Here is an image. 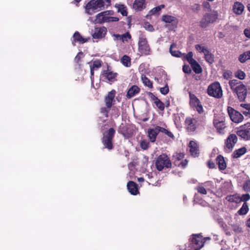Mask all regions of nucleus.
Wrapping results in <instances>:
<instances>
[{
  "instance_id": "obj_49",
  "label": "nucleus",
  "mask_w": 250,
  "mask_h": 250,
  "mask_svg": "<svg viewBox=\"0 0 250 250\" xmlns=\"http://www.w3.org/2000/svg\"><path fill=\"white\" fill-rule=\"evenodd\" d=\"M173 47V44H171L169 47V52L171 55L176 57H180L181 53L179 50H172V48Z\"/></svg>"
},
{
  "instance_id": "obj_54",
  "label": "nucleus",
  "mask_w": 250,
  "mask_h": 250,
  "mask_svg": "<svg viewBox=\"0 0 250 250\" xmlns=\"http://www.w3.org/2000/svg\"><path fill=\"white\" fill-rule=\"evenodd\" d=\"M241 202L243 201L246 203V201L250 199V195L248 193L243 194L241 197L240 196Z\"/></svg>"
},
{
  "instance_id": "obj_13",
  "label": "nucleus",
  "mask_w": 250,
  "mask_h": 250,
  "mask_svg": "<svg viewBox=\"0 0 250 250\" xmlns=\"http://www.w3.org/2000/svg\"><path fill=\"white\" fill-rule=\"evenodd\" d=\"M118 132L125 138H129L133 134V130L128 124H121L119 126Z\"/></svg>"
},
{
  "instance_id": "obj_18",
  "label": "nucleus",
  "mask_w": 250,
  "mask_h": 250,
  "mask_svg": "<svg viewBox=\"0 0 250 250\" xmlns=\"http://www.w3.org/2000/svg\"><path fill=\"white\" fill-rule=\"evenodd\" d=\"M188 146L191 155L194 157H198L200 154L198 144L195 141H190Z\"/></svg>"
},
{
  "instance_id": "obj_11",
  "label": "nucleus",
  "mask_w": 250,
  "mask_h": 250,
  "mask_svg": "<svg viewBox=\"0 0 250 250\" xmlns=\"http://www.w3.org/2000/svg\"><path fill=\"white\" fill-rule=\"evenodd\" d=\"M138 50L142 55H149L151 54V49L146 38L143 37L139 38Z\"/></svg>"
},
{
  "instance_id": "obj_60",
  "label": "nucleus",
  "mask_w": 250,
  "mask_h": 250,
  "mask_svg": "<svg viewBox=\"0 0 250 250\" xmlns=\"http://www.w3.org/2000/svg\"><path fill=\"white\" fill-rule=\"evenodd\" d=\"M207 166L209 168L213 169L215 168V163L211 160H209L207 162Z\"/></svg>"
},
{
  "instance_id": "obj_28",
  "label": "nucleus",
  "mask_w": 250,
  "mask_h": 250,
  "mask_svg": "<svg viewBox=\"0 0 250 250\" xmlns=\"http://www.w3.org/2000/svg\"><path fill=\"white\" fill-rule=\"evenodd\" d=\"M216 162L220 170H225L227 167V164L223 156L219 155L216 158Z\"/></svg>"
},
{
  "instance_id": "obj_12",
  "label": "nucleus",
  "mask_w": 250,
  "mask_h": 250,
  "mask_svg": "<svg viewBox=\"0 0 250 250\" xmlns=\"http://www.w3.org/2000/svg\"><path fill=\"white\" fill-rule=\"evenodd\" d=\"M228 112L231 120L235 123H239L244 120L243 114H242L239 111L236 110L233 108L228 106Z\"/></svg>"
},
{
  "instance_id": "obj_34",
  "label": "nucleus",
  "mask_w": 250,
  "mask_h": 250,
  "mask_svg": "<svg viewBox=\"0 0 250 250\" xmlns=\"http://www.w3.org/2000/svg\"><path fill=\"white\" fill-rule=\"evenodd\" d=\"M226 199L229 202H234L238 203L241 202L240 196L237 194H234L232 195L228 196Z\"/></svg>"
},
{
  "instance_id": "obj_61",
  "label": "nucleus",
  "mask_w": 250,
  "mask_h": 250,
  "mask_svg": "<svg viewBox=\"0 0 250 250\" xmlns=\"http://www.w3.org/2000/svg\"><path fill=\"white\" fill-rule=\"evenodd\" d=\"M83 53L82 52H80L78 53L77 56L75 58V61L77 63H79L81 59L82 56H83Z\"/></svg>"
},
{
  "instance_id": "obj_8",
  "label": "nucleus",
  "mask_w": 250,
  "mask_h": 250,
  "mask_svg": "<svg viewBox=\"0 0 250 250\" xmlns=\"http://www.w3.org/2000/svg\"><path fill=\"white\" fill-rule=\"evenodd\" d=\"M208 94L215 98H220L223 95V91L220 84L215 82L210 84L207 89Z\"/></svg>"
},
{
  "instance_id": "obj_10",
  "label": "nucleus",
  "mask_w": 250,
  "mask_h": 250,
  "mask_svg": "<svg viewBox=\"0 0 250 250\" xmlns=\"http://www.w3.org/2000/svg\"><path fill=\"white\" fill-rule=\"evenodd\" d=\"M189 97V105L194 110L197 111L199 114H202L204 110L200 100L195 94L191 92H188Z\"/></svg>"
},
{
  "instance_id": "obj_25",
  "label": "nucleus",
  "mask_w": 250,
  "mask_h": 250,
  "mask_svg": "<svg viewBox=\"0 0 250 250\" xmlns=\"http://www.w3.org/2000/svg\"><path fill=\"white\" fill-rule=\"evenodd\" d=\"M140 91V88L136 85H132L127 91L126 97L131 99Z\"/></svg>"
},
{
  "instance_id": "obj_52",
  "label": "nucleus",
  "mask_w": 250,
  "mask_h": 250,
  "mask_svg": "<svg viewBox=\"0 0 250 250\" xmlns=\"http://www.w3.org/2000/svg\"><path fill=\"white\" fill-rule=\"evenodd\" d=\"M195 49L200 53H203L204 54L206 50H208V48L205 46H202L200 44H196L195 46Z\"/></svg>"
},
{
  "instance_id": "obj_23",
  "label": "nucleus",
  "mask_w": 250,
  "mask_h": 250,
  "mask_svg": "<svg viewBox=\"0 0 250 250\" xmlns=\"http://www.w3.org/2000/svg\"><path fill=\"white\" fill-rule=\"evenodd\" d=\"M127 187L129 192L132 195H137L139 192L138 185L133 181H129L127 183Z\"/></svg>"
},
{
  "instance_id": "obj_53",
  "label": "nucleus",
  "mask_w": 250,
  "mask_h": 250,
  "mask_svg": "<svg viewBox=\"0 0 250 250\" xmlns=\"http://www.w3.org/2000/svg\"><path fill=\"white\" fill-rule=\"evenodd\" d=\"M197 191L202 194H206L207 193V190L203 186H198L196 188Z\"/></svg>"
},
{
  "instance_id": "obj_37",
  "label": "nucleus",
  "mask_w": 250,
  "mask_h": 250,
  "mask_svg": "<svg viewBox=\"0 0 250 250\" xmlns=\"http://www.w3.org/2000/svg\"><path fill=\"white\" fill-rule=\"evenodd\" d=\"M112 106L105 105V106L102 107L100 109V112L103 114L105 117H108V113L111 110Z\"/></svg>"
},
{
  "instance_id": "obj_20",
  "label": "nucleus",
  "mask_w": 250,
  "mask_h": 250,
  "mask_svg": "<svg viewBox=\"0 0 250 250\" xmlns=\"http://www.w3.org/2000/svg\"><path fill=\"white\" fill-rule=\"evenodd\" d=\"M245 6L244 4L239 1H235L232 6L233 12L237 16L242 15L244 11Z\"/></svg>"
},
{
  "instance_id": "obj_47",
  "label": "nucleus",
  "mask_w": 250,
  "mask_h": 250,
  "mask_svg": "<svg viewBox=\"0 0 250 250\" xmlns=\"http://www.w3.org/2000/svg\"><path fill=\"white\" fill-rule=\"evenodd\" d=\"M185 157V154L183 153H176L174 155L173 157L175 158V160L174 162H179L183 159Z\"/></svg>"
},
{
  "instance_id": "obj_35",
  "label": "nucleus",
  "mask_w": 250,
  "mask_h": 250,
  "mask_svg": "<svg viewBox=\"0 0 250 250\" xmlns=\"http://www.w3.org/2000/svg\"><path fill=\"white\" fill-rule=\"evenodd\" d=\"M249 210L248 204L244 203L242 207L237 211L238 214L240 215H245L247 213Z\"/></svg>"
},
{
  "instance_id": "obj_15",
  "label": "nucleus",
  "mask_w": 250,
  "mask_h": 250,
  "mask_svg": "<svg viewBox=\"0 0 250 250\" xmlns=\"http://www.w3.org/2000/svg\"><path fill=\"white\" fill-rule=\"evenodd\" d=\"M237 134H230L225 142V146L229 150H232L238 141Z\"/></svg>"
},
{
  "instance_id": "obj_24",
  "label": "nucleus",
  "mask_w": 250,
  "mask_h": 250,
  "mask_svg": "<svg viewBox=\"0 0 250 250\" xmlns=\"http://www.w3.org/2000/svg\"><path fill=\"white\" fill-rule=\"evenodd\" d=\"M158 134L159 132L156 126L154 128L148 129L147 136L152 143H154L156 141Z\"/></svg>"
},
{
  "instance_id": "obj_30",
  "label": "nucleus",
  "mask_w": 250,
  "mask_h": 250,
  "mask_svg": "<svg viewBox=\"0 0 250 250\" xmlns=\"http://www.w3.org/2000/svg\"><path fill=\"white\" fill-rule=\"evenodd\" d=\"M204 58L205 60L209 64H212L214 61V55L211 53L209 50L208 49L204 53Z\"/></svg>"
},
{
  "instance_id": "obj_57",
  "label": "nucleus",
  "mask_w": 250,
  "mask_h": 250,
  "mask_svg": "<svg viewBox=\"0 0 250 250\" xmlns=\"http://www.w3.org/2000/svg\"><path fill=\"white\" fill-rule=\"evenodd\" d=\"M160 92L163 95L167 94L169 92V88L167 84L165 87H161L160 89Z\"/></svg>"
},
{
  "instance_id": "obj_33",
  "label": "nucleus",
  "mask_w": 250,
  "mask_h": 250,
  "mask_svg": "<svg viewBox=\"0 0 250 250\" xmlns=\"http://www.w3.org/2000/svg\"><path fill=\"white\" fill-rule=\"evenodd\" d=\"M121 62L125 67H130L131 65V59L127 55H124L121 59Z\"/></svg>"
},
{
  "instance_id": "obj_22",
  "label": "nucleus",
  "mask_w": 250,
  "mask_h": 250,
  "mask_svg": "<svg viewBox=\"0 0 250 250\" xmlns=\"http://www.w3.org/2000/svg\"><path fill=\"white\" fill-rule=\"evenodd\" d=\"M146 7V0H135L132 8L135 11H141Z\"/></svg>"
},
{
  "instance_id": "obj_7",
  "label": "nucleus",
  "mask_w": 250,
  "mask_h": 250,
  "mask_svg": "<svg viewBox=\"0 0 250 250\" xmlns=\"http://www.w3.org/2000/svg\"><path fill=\"white\" fill-rule=\"evenodd\" d=\"M155 166L158 170L161 171L165 168H171L172 164L167 155L163 153L157 157Z\"/></svg>"
},
{
  "instance_id": "obj_64",
  "label": "nucleus",
  "mask_w": 250,
  "mask_h": 250,
  "mask_svg": "<svg viewBox=\"0 0 250 250\" xmlns=\"http://www.w3.org/2000/svg\"><path fill=\"white\" fill-rule=\"evenodd\" d=\"M148 95L149 97V98L154 101V103L157 101L159 98L155 96L152 93L149 92L148 93Z\"/></svg>"
},
{
  "instance_id": "obj_5",
  "label": "nucleus",
  "mask_w": 250,
  "mask_h": 250,
  "mask_svg": "<svg viewBox=\"0 0 250 250\" xmlns=\"http://www.w3.org/2000/svg\"><path fill=\"white\" fill-rule=\"evenodd\" d=\"M115 133L116 130L113 127L109 128L103 133L101 141L104 146V148H106L108 150L113 149L114 148L113 140Z\"/></svg>"
},
{
  "instance_id": "obj_44",
  "label": "nucleus",
  "mask_w": 250,
  "mask_h": 250,
  "mask_svg": "<svg viewBox=\"0 0 250 250\" xmlns=\"http://www.w3.org/2000/svg\"><path fill=\"white\" fill-rule=\"evenodd\" d=\"M154 104L160 111H163L164 110L165 107V104L159 99L156 101Z\"/></svg>"
},
{
  "instance_id": "obj_6",
  "label": "nucleus",
  "mask_w": 250,
  "mask_h": 250,
  "mask_svg": "<svg viewBox=\"0 0 250 250\" xmlns=\"http://www.w3.org/2000/svg\"><path fill=\"white\" fill-rule=\"evenodd\" d=\"M218 13L213 11L211 13H207L204 15L199 22V26L202 28H206L210 24L214 23L218 19Z\"/></svg>"
},
{
  "instance_id": "obj_46",
  "label": "nucleus",
  "mask_w": 250,
  "mask_h": 250,
  "mask_svg": "<svg viewBox=\"0 0 250 250\" xmlns=\"http://www.w3.org/2000/svg\"><path fill=\"white\" fill-rule=\"evenodd\" d=\"M140 145L142 149L146 150L149 146V142L146 140H143L140 142Z\"/></svg>"
},
{
  "instance_id": "obj_16",
  "label": "nucleus",
  "mask_w": 250,
  "mask_h": 250,
  "mask_svg": "<svg viewBox=\"0 0 250 250\" xmlns=\"http://www.w3.org/2000/svg\"><path fill=\"white\" fill-rule=\"evenodd\" d=\"M107 31V28L104 26L95 27L92 36L95 39H101L105 37Z\"/></svg>"
},
{
  "instance_id": "obj_1",
  "label": "nucleus",
  "mask_w": 250,
  "mask_h": 250,
  "mask_svg": "<svg viewBox=\"0 0 250 250\" xmlns=\"http://www.w3.org/2000/svg\"><path fill=\"white\" fill-rule=\"evenodd\" d=\"M205 119L206 117L204 116H187L184 122L186 131L191 134L195 132L198 128H204L206 124Z\"/></svg>"
},
{
  "instance_id": "obj_63",
  "label": "nucleus",
  "mask_w": 250,
  "mask_h": 250,
  "mask_svg": "<svg viewBox=\"0 0 250 250\" xmlns=\"http://www.w3.org/2000/svg\"><path fill=\"white\" fill-rule=\"evenodd\" d=\"M244 34L246 37L250 39V27L245 29L244 30Z\"/></svg>"
},
{
  "instance_id": "obj_51",
  "label": "nucleus",
  "mask_w": 250,
  "mask_h": 250,
  "mask_svg": "<svg viewBox=\"0 0 250 250\" xmlns=\"http://www.w3.org/2000/svg\"><path fill=\"white\" fill-rule=\"evenodd\" d=\"M102 62L100 60H97L93 62V64L90 65L93 68H99L102 66Z\"/></svg>"
},
{
  "instance_id": "obj_21",
  "label": "nucleus",
  "mask_w": 250,
  "mask_h": 250,
  "mask_svg": "<svg viewBox=\"0 0 250 250\" xmlns=\"http://www.w3.org/2000/svg\"><path fill=\"white\" fill-rule=\"evenodd\" d=\"M115 94L116 91L114 89L112 90L108 93V94L105 96L104 98L105 105L112 106L113 103L115 102L114 98Z\"/></svg>"
},
{
  "instance_id": "obj_38",
  "label": "nucleus",
  "mask_w": 250,
  "mask_h": 250,
  "mask_svg": "<svg viewBox=\"0 0 250 250\" xmlns=\"http://www.w3.org/2000/svg\"><path fill=\"white\" fill-rule=\"evenodd\" d=\"M131 39V35L129 32H126L124 34L121 35L120 41L123 42H128V40Z\"/></svg>"
},
{
  "instance_id": "obj_32",
  "label": "nucleus",
  "mask_w": 250,
  "mask_h": 250,
  "mask_svg": "<svg viewBox=\"0 0 250 250\" xmlns=\"http://www.w3.org/2000/svg\"><path fill=\"white\" fill-rule=\"evenodd\" d=\"M115 7L118 9V12L123 16H127V11L126 7L124 4H116Z\"/></svg>"
},
{
  "instance_id": "obj_19",
  "label": "nucleus",
  "mask_w": 250,
  "mask_h": 250,
  "mask_svg": "<svg viewBox=\"0 0 250 250\" xmlns=\"http://www.w3.org/2000/svg\"><path fill=\"white\" fill-rule=\"evenodd\" d=\"M101 76L103 78H104L105 79L107 80L110 82L113 83L117 81L116 78L118 76V74L112 71L104 70L102 72Z\"/></svg>"
},
{
  "instance_id": "obj_43",
  "label": "nucleus",
  "mask_w": 250,
  "mask_h": 250,
  "mask_svg": "<svg viewBox=\"0 0 250 250\" xmlns=\"http://www.w3.org/2000/svg\"><path fill=\"white\" fill-rule=\"evenodd\" d=\"M142 81L144 84L148 86V87L151 88L153 87L152 83L150 81V80L147 78L146 76L142 77Z\"/></svg>"
},
{
  "instance_id": "obj_56",
  "label": "nucleus",
  "mask_w": 250,
  "mask_h": 250,
  "mask_svg": "<svg viewBox=\"0 0 250 250\" xmlns=\"http://www.w3.org/2000/svg\"><path fill=\"white\" fill-rule=\"evenodd\" d=\"M183 71L185 73L189 74L191 72V69L188 65H184L183 66Z\"/></svg>"
},
{
  "instance_id": "obj_14",
  "label": "nucleus",
  "mask_w": 250,
  "mask_h": 250,
  "mask_svg": "<svg viewBox=\"0 0 250 250\" xmlns=\"http://www.w3.org/2000/svg\"><path fill=\"white\" fill-rule=\"evenodd\" d=\"M213 123L218 133L220 134H224L225 133V129L226 128L227 125L224 118H215L213 120Z\"/></svg>"
},
{
  "instance_id": "obj_29",
  "label": "nucleus",
  "mask_w": 250,
  "mask_h": 250,
  "mask_svg": "<svg viewBox=\"0 0 250 250\" xmlns=\"http://www.w3.org/2000/svg\"><path fill=\"white\" fill-rule=\"evenodd\" d=\"M247 152V148L246 147H242L238 149H236L233 151L232 154V157L233 158H238L245 154Z\"/></svg>"
},
{
  "instance_id": "obj_45",
  "label": "nucleus",
  "mask_w": 250,
  "mask_h": 250,
  "mask_svg": "<svg viewBox=\"0 0 250 250\" xmlns=\"http://www.w3.org/2000/svg\"><path fill=\"white\" fill-rule=\"evenodd\" d=\"M185 58L190 64L195 61V60L193 58V53L192 52H188L186 54Z\"/></svg>"
},
{
  "instance_id": "obj_17",
  "label": "nucleus",
  "mask_w": 250,
  "mask_h": 250,
  "mask_svg": "<svg viewBox=\"0 0 250 250\" xmlns=\"http://www.w3.org/2000/svg\"><path fill=\"white\" fill-rule=\"evenodd\" d=\"M162 21L165 23H171L172 28H176L178 23V19L174 16L169 15H164L162 17Z\"/></svg>"
},
{
  "instance_id": "obj_59",
  "label": "nucleus",
  "mask_w": 250,
  "mask_h": 250,
  "mask_svg": "<svg viewBox=\"0 0 250 250\" xmlns=\"http://www.w3.org/2000/svg\"><path fill=\"white\" fill-rule=\"evenodd\" d=\"M191 9L193 12H198L200 10V5L199 4H194L191 6Z\"/></svg>"
},
{
  "instance_id": "obj_40",
  "label": "nucleus",
  "mask_w": 250,
  "mask_h": 250,
  "mask_svg": "<svg viewBox=\"0 0 250 250\" xmlns=\"http://www.w3.org/2000/svg\"><path fill=\"white\" fill-rule=\"evenodd\" d=\"M104 13V12H102L99 14H98L95 17V23H104V21L103 20V14Z\"/></svg>"
},
{
  "instance_id": "obj_3",
  "label": "nucleus",
  "mask_w": 250,
  "mask_h": 250,
  "mask_svg": "<svg viewBox=\"0 0 250 250\" xmlns=\"http://www.w3.org/2000/svg\"><path fill=\"white\" fill-rule=\"evenodd\" d=\"M110 5L111 0H91L85 5V11L87 14L91 15Z\"/></svg>"
},
{
  "instance_id": "obj_27",
  "label": "nucleus",
  "mask_w": 250,
  "mask_h": 250,
  "mask_svg": "<svg viewBox=\"0 0 250 250\" xmlns=\"http://www.w3.org/2000/svg\"><path fill=\"white\" fill-rule=\"evenodd\" d=\"M240 107L242 108L241 112L243 115L248 118H250V104H241Z\"/></svg>"
},
{
  "instance_id": "obj_2",
  "label": "nucleus",
  "mask_w": 250,
  "mask_h": 250,
  "mask_svg": "<svg viewBox=\"0 0 250 250\" xmlns=\"http://www.w3.org/2000/svg\"><path fill=\"white\" fill-rule=\"evenodd\" d=\"M229 84L232 93L236 94L240 102L245 101L248 95L247 86L243 83L236 79L229 80Z\"/></svg>"
},
{
  "instance_id": "obj_4",
  "label": "nucleus",
  "mask_w": 250,
  "mask_h": 250,
  "mask_svg": "<svg viewBox=\"0 0 250 250\" xmlns=\"http://www.w3.org/2000/svg\"><path fill=\"white\" fill-rule=\"evenodd\" d=\"M207 240H210L209 237H203L201 234H193L189 239L188 246L184 250H200L204 245Z\"/></svg>"
},
{
  "instance_id": "obj_48",
  "label": "nucleus",
  "mask_w": 250,
  "mask_h": 250,
  "mask_svg": "<svg viewBox=\"0 0 250 250\" xmlns=\"http://www.w3.org/2000/svg\"><path fill=\"white\" fill-rule=\"evenodd\" d=\"M223 78L226 80H229L232 78V72L230 70H226L223 72Z\"/></svg>"
},
{
  "instance_id": "obj_36",
  "label": "nucleus",
  "mask_w": 250,
  "mask_h": 250,
  "mask_svg": "<svg viewBox=\"0 0 250 250\" xmlns=\"http://www.w3.org/2000/svg\"><path fill=\"white\" fill-rule=\"evenodd\" d=\"M103 20L104 22L118 21L119 19L117 17H110L107 15L106 14H103Z\"/></svg>"
},
{
  "instance_id": "obj_41",
  "label": "nucleus",
  "mask_w": 250,
  "mask_h": 250,
  "mask_svg": "<svg viewBox=\"0 0 250 250\" xmlns=\"http://www.w3.org/2000/svg\"><path fill=\"white\" fill-rule=\"evenodd\" d=\"M188 161L186 159L182 160L181 162H174V164L175 166L181 167L183 168H185L188 165Z\"/></svg>"
},
{
  "instance_id": "obj_31",
  "label": "nucleus",
  "mask_w": 250,
  "mask_h": 250,
  "mask_svg": "<svg viewBox=\"0 0 250 250\" xmlns=\"http://www.w3.org/2000/svg\"><path fill=\"white\" fill-rule=\"evenodd\" d=\"M190 65L196 74H200L202 72V68L201 66L196 60L191 63Z\"/></svg>"
},
{
  "instance_id": "obj_9",
  "label": "nucleus",
  "mask_w": 250,
  "mask_h": 250,
  "mask_svg": "<svg viewBox=\"0 0 250 250\" xmlns=\"http://www.w3.org/2000/svg\"><path fill=\"white\" fill-rule=\"evenodd\" d=\"M236 133L245 141L250 140V122L240 126L236 131Z\"/></svg>"
},
{
  "instance_id": "obj_62",
  "label": "nucleus",
  "mask_w": 250,
  "mask_h": 250,
  "mask_svg": "<svg viewBox=\"0 0 250 250\" xmlns=\"http://www.w3.org/2000/svg\"><path fill=\"white\" fill-rule=\"evenodd\" d=\"M160 11V8L158 6H156V7L153 8V9H152L149 11V13H150V15H154Z\"/></svg>"
},
{
  "instance_id": "obj_55",
  "label": "nucleus",
  "mask_w": 250,
  "mask_h": 250,
  "mask_svg": "<svg viewBox=\"0 0 250 250\" xmlns=\"http://www.w3.org/2000/svg\"><path fill=\"white\" fill-rule=\"evenodd\" d=\"M144 27L146 30L152 32L154 30L153 26L151 24H150L148 22H146L145 23Z\"/></svg>"
},
{
  "instance_id": "obj_42",
  "label": "nucleus",
  "mask_w": 250,
  "mask_h": 250,
  "mask_svg": "<svg viewBox=\"0 0 250 250\" xmlns=\"http://www.w3.org/2000/svg\"><path fill=\"white\" fill-rule=\"evenodd\" d=\"M235 76L240 80H243L245 78V73L241 70H238L235 73Z\"/></svg>"
},
{
  "instance_id": "obj_50",
  "label": "nucleus",
  "mask_w": 250,
  "mask_h": 250,
  "mask_svg": "<svg viewBox=\"0 0 250 250\" xmlns=\"http://www.w3.org/2000/svg\"><path fill=\"white\" fill-rule=\"evenodd\" d=\"M243 188L247 192H250V180H246L244 182Z\"/></svg>"
},
{
  "instance_id": "obj_39",
  "label": "nucleus",
  "mask_w": 250,
  "mask_h": 250,
  "mask_svg": "<svg viewBox=\"0 0 250 250\" xmlns=\"http://www.w3.org/2000/svg\"><path fill=\"white\" fill-rule=\"evenodd\" d=\"M111 116L114 117L115 118H118L120 115V112L119 109L116 107V106H112V108L111 109Z\"/></svg>"
},
{
  "instance_id": "obj_26",
  "label": "nucleus",
  "mask_w": 250,
  "mask_h": 250,
  "mask_svg": "<svg viewBox=\"0 0 250 250\" xmlns=\"http://www.w3.org/2000/svg\"><path fill=\"white\" fill-rule=\"evenodd\" d=\"M73 37V42H79L80 43H84L90 39V38H84L83 37L78 31H76L74 33Z\"/></svg>"
},
{
  "instance_id": "obj_58",
  "label": "nucleus",
  "mask_w": 250,
  "mask_h": 250,
  "mask_svg": "<svg viewBox=\"0 0 250 250\" xmlns=\"http://www.w3.org/2000/svg\"><path fill=\"white\" fill-rule=\"evenodd\" d=\"M238 60L241 63H244L247 61L246 56L244 52L239 56Z\"/></svg>"
}]
</instances>
